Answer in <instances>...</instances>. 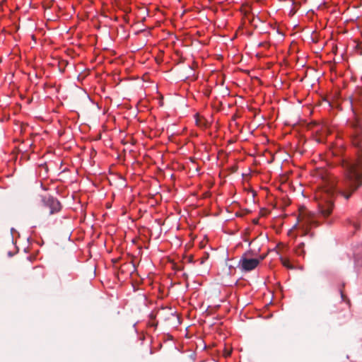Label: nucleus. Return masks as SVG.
<instances>
[{"label": "nucleus", "mask_w": 362, "mask_h": 362, "mask_svg": "<svg viewBox=\"0 0 362 362\" xmlns=\"http://www.w3.org/2000/svg\"><path fill=\"white\" fill-rule=\"evenodd\" d=\"M344 168L346 173L341 180H338L333 175L327 176L324 180V186L315 194L320 213L325 218L329 216L333 210L337 189L348 200L362 186V149L358 150L357 160L346 163Z\"/></svg>", "instance_id": "1"}, {"label": "nucleus", "mask_w": 362, "mask_h": 362, "mask_svg": "<svg viewBox=\"0 0 362 362\" xmlns=\"http://www.w3.org/2000/svg\"><path fill=\"white\" fill-rule=\"evenodd\" d=\"M252 254V252L249 250L241 256L238 263V267L241 271L245 272H250L255 269L260 263V259H258V258H250Z\"/></svg>", "instance_id": "2"}, {"label": "nucleus", "mask_w": 362, "mask_h": 362, "mask_svg": "<svg viewBox=\"0 0 362 362\" xmlns=\"http://www.w3.org/2000/svg\"><path fill=\"white\" fill-rule=\"evenodd\" d=\"M351 129L349 136L352 144L356 147H360L362 144V126L356 121L350 123Z\"/></svg>", "instance_id": "3"}, {"label": "nucleus", "mask_w": 362, "mask_h": 362, "mask_svg": "<svg viewBox=\"0 0 362 362\" xmlns=\"http://www.w3.org/2000/svg\"><path fill=\"white\" fill-rule=\"evenodd\" d=\"M44 206L49 209V215L59 212L61 209L60 202L53 197H45L42 198Z\"/></svg>", "instance_id": "4"}, {"label": "nucleus", "mask_w": 362, "mask_h": 362, "mask_svg": "<svg viewBox=\"0 0 362 362\" xmlns=\"http://www.w3.org/2000/svg\"><path fill=\"white\" fill-rule=\"evenodd\" d=\"M136 24H133L131 25L130 28V32H132L134 35H139L140 33H144L145 36H147L150 34V29L148 28H146L144 26V24H142V28H136Z\"/></svg>", "instance_id": "5"}, {"label": "nucleus", "mask_w": 362, "mask_h": 362, "mask_svg": "<svg viewBox=\"0 0 362 362\" xmlns=\"http://www.w3.org/2000/svg\"><path fill=\"white\" fill-rule=\"evenodd\" d=\"M304 246H305V244L303 243H300L297 246V247L296 248V253L298 255H304V254H305Z\"/></svg>", "instance_id": "6"}, {"label": "nucleus", "mask_w": 362, "mask_h": 362, "mask_svg": "<svg viewBox=\"0 0 362 362\" xmlns=\"http://www.w3.org/2000/svg\"><path fill=\"white\" fill-rule=\"evenodd\" d=\"M44 27H42V28H36V31L41 34L42 35H45V28H47V24H42Z\"/></svg>", "instance_id": "7"}, {"label": "nucleus", "mask_w": 362, "mask_h": 362, "mask_svg": "<svg viewBox=\"0 0 362 362\" xmlns=\"http://www.w3.org/2000/svg\"><path fill=\"white\" fill-rule=\"evenodd\" d=\"M281 263L283 265L287 268L292 269L293 267L291 265L289 261L286 259H281Z\"/></svg>", "instance_id": "8"}, {"label": "nucleus", "mask_w": 362, "mask_h": 362, "mask_svg": "<svg viewBox=\"0 0 362 362\" xmlns=\"http://www.w3.org/2000/svg\"><path fill=\"white\" fill-rule=\"evenodd\" d=\"M356 49L360 54H362V45L361 44H358L356 45Z\"/></svg>", "instance_id": "9"}, {"label": "nucleus", "mask_w": 362, "mask_h": 362, "mask_svg": "<svg viewBox=\"0 0 362 362\" xmlns=\"http://www.w3.org/2000/svg\"><path fill=\"white\" fill-rule=\"evenodd\" d=\"M231 354V350H226L225 351V356H229Z\"/></svg>", "instance_id": "10"}, {"label": "nucleus", "mask_w": 362, "mask_h": 362, "mask_svg": "<svg viewBox=\"0 0 362 362\" xmlns=\"http://www.w3.org/2000/svg\"><path fill=\"white\" fill-rule=\"evenodd\" d=\"M341 297L343 300H346V296H345V295L343 293V292L341 291Z\"/></svg>", "instance_id": "11"}, {"label": "nucleus", "mask_w": 362, "mask_h": 362, "mask_svg": "<svg viewBox=\"0 0 362 362\" xmlns=\"http://www.w3.org/2000/svg\"><path fill=\"white\" fill-rule=\"evenodd\" d=\"M266 255H261L258 259H260V262L265 258Z\"/></svg>", "instance_id": "12"}, {"label": "nucleus", "mask_w": 362, "mask_h": 362, "mask_svg": "<svg viewBox=\"0 0 362 362\" xmlns=\"http://www.w3.org/2000/svg\"><path fill=\"white\" fill-rule=\"evenodd\" d=\"M247 20H248L249 23H252L253 21H255V18H253L251 20V19H250L248 17H247Z\"/></svg>", "instance_id": "13"}, {"label": "nucleus", "mask_w": 362, "mask_h": 362, "mask_svg": "<svg viewBox=\"0 0 362 362\" xmlns=\"http://www.w3.org/2000/svg\"><path fill=\"white\" fill-rule=\"evenodd\" d=\"M196 122L198 125H201L200 120L197 119Z\"/></svg>", "instance_id": "14"}, {"label": "nucleus", "mask_w": 362, "mask_h": 362, "mask_svg": "<svg viewBox=\"0 0 362 362\" xmlns=\"http://www.w3.org/2000/svg\"><path fill=\"white\" fill-rule=\"evenodd\" d=\"M258 21H261L262 23H264V20H260L258 17L257 18Z\"/></svg>", "instance_id": "15"}, {"label": "nucleus", "mask_w": 362, "mask_h": 362, "mask_svg": "<svg viewBox=\"0 0 362 362\" xmlns=\"http://www.w3.org/2000/svg\"><path fill=\"white\" fill-rule=\"evenodd\" d=\"M96 28H97V29H99L100 28V24H97Z\"/></svg>", "instance_id": "16"}, {"label": "nucleus", "mask_w": 362, "mask_h": 362, "mask_svg": "<svg viewBox=\"0 0 362 362\" xmlns=\"http://www.w3.org/2000/svg\"><path fill=\"white\" fill-rule=\"evenodd\" d=\"M19 29V25L16 26V30Z\"/></svg>", "instance_id": "17"}, {"label": "nucleus", "mask_w": 362, "mask_h": 362, "mask_svg": "<svg viewBox=\"0 0 362 362\" xmlns=\"http://www.w3.org/2000/svg\"><path fill=\"white\" fill-rule=\"evenodd\" d=\"M120 28H121L122 29H123V28H123V25H122V24L120 25Z\"/></svg>", "instance_id": "18"}, {"label": "nucleus", "mask_w": 362, "mask_h": 362, "mask_svg": "<svg viewBox=\"0 0 362 362\" xmlns=\"http://www.w3.org/2000/svg\"><path fill=\"white\" fill-rule=\"evenodd\" d=\"M301 221V218H298V222H300Z\"/></svg>", "instance_id": "19"}, {"label": "nucleus", "mask_w": 362, "mask_h": 362, "mask_svg": "<svg viewBox=\"0 0 362 362\" xmlns=\"http://www.w3.org/2000/svg\"><path fill=\"white\" fill-rule=\"evenodd\" d=\"M32 37H33V39H35V35H32Z\"/></svg>", "instance_id": "20"}, {"label": "nucleus", "mask_w": 362, "mask_h": 362, "mask_svg": "<svg viewBox=\"0 0 362 362\" xmlns=\"http://www.w3.org/2000/svg\"><path fill=\"white\" fill-rule=\"evenodd\" d=\"M256 1H259L260 0H255Z\"/></svg>", "instance_id": "21"}]
</instances>
